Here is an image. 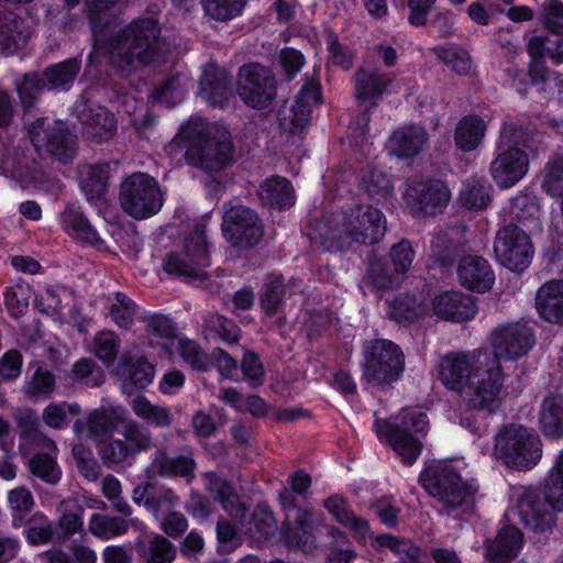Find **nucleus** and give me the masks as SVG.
Instances as JSON below:
<instances>
[{
    "label": "nucleus",
    "mask_w": 563,
    "mask_h": 563,
    "mask_svg": "<svg viewBox=\"0 0 563 563\" xmlns=\"http://www.w3.org/2000/svg\"><path fill=\"white\" fill-rule=\"evenodd\" d=\"M156 463L159 474L164 476L192 477L195 462L190 456H163Z\"/></svg>",
    "instance_id": "55"
},
{
    "label": "nucleus",
    "mask_w": 563,
    "mask_h": 563,
    "mask_svg": "<svg viewBox=\"0 0 563 563\" xmlns=\"http://www.w3.org/2000/svg\"><path fill=\"white\" fill-rule=\"evenodd\" d=\"M494 454L504 464L517 470L531 468L542 456V444L534 430L509 424L495 437Z\"/></svg>",
    "instance_id": "6"
},
{
    "label": "nucleus",
    "mask_w": 563,
    "mask_h": 563,
    "mask_svg": "<svg viewBox=\"0 0 563 563\" xmlns=\"http://www.w3.org/2000/svg\"><path fill=\"white\" fill-rule=\"evenodd\" d=\"M123 394L132 395L136 389H144L152 384L155 367L146 357L131 352L124 353L115 368Z\"/></svg>",
    "instance_id": "22"
},
{
    "label": "nucleus",
    "mask_w": 563,
    "mask_h": 563,
    "mask_svg": "<svg viewBox=\"0 0 563 563\" xmlns=\"http://www.w3.org/2000/svg\"><path fill=\"white\" fill-rule=\"evenodd\" d=\"M522 544L523 537L519 529L507 525L487 544L486 560L489 563H509L518 555Z\"/></svg>",
    "instance_id": "27"
},
{
    "label": "nucleus",
    "mask_w": 563,
    "mask_h": 563,
    "mask_svg": "<svg viewBox=\"0 0 563 563\" xmlns=\"http://www.w3.org/2000/svg\"><path fill=\"white\" fill-rule=\"evenodd\" d=\"M203 479L206 489L213 495L227 512L235 517L244 516L245 509L241 506L238 496L225 479L214 473H206Z\"/></svg>",
    "instance_id": "36"
},
{
    "label": "nucleus",
    "mask_w": 563,
    "mask_h": 563,
    "mask_svg": "<svg viewBox=\"0 0 563 563\" xmlns=\"http://www.w3.org/2000/svg\"><path fill=\"white\" fill-rule=\"evenodd\" d=\"M230 76L218 65L209 63L202 70L199 95L210 104L222 107L230 95Z\"/></svg>",
    "instance_id": "28"
},
{
    "label": "nucleus",
    "mask_w": 563,
    "mask_h": 563,
    "mask_svg": "<svg viewBox=\"0 0 563 563\" xmlns=\"http://www.w3.org/2000/svg\"><path fill=\"white\" fill-rule=\"evenodd\" d=\"M123 438V442L133 457L152 446L151 433L131 419L124 422Z\"/></svg>",
    "instance_id": "49"
},
{
    "label": "nucleus",
    "mask_w": 563,
    "mask_h": 563,
    "mask_svg": "<svg viewBox=\"0 0 563 563\" xmlns=\"http://www.w3.org/2000/svg\"><path fill=\"white\" fill-rule=\"evenodd\" d=\"M428 418L419 409H404L388 420L377 419L375 432L380 441H386L405 464H413L421 453L419 437L428 429Z\"/></svg>",
    "instance_id": "5"
},
{
    "label": "nucleus",
    "mask_w": 563,
    "mask_h": 563,
    "mask_svg": "<svg viewBox=\"0 0 563 563\" xmlns=\"http://www.w3.org/2000/svg\"><path fill=\"white\" fill-rule=\"evenodd\" d=\"M364 378L373 386L384 388L397 382L405 367L400 347L389 340H375L364 349Z\"/></svg>",
    "instance_id": "7"
},
{
    "label": "nucleus",
    "mask_w": 563,
    "mask_h": 563,
    "mask_svg": "<svg viewBox=\"0 0 563 563\" xmlns=\"http://www.w3.org/2000/svg\"><path fill=\"white\" fill-rule=\"evenodd\" d=\"M62 227L67 234L81 242L93 246H98L102 242L96 229L78 208H66L62 213Z\"/></svg>",
    "instance_id": "35"
},
{
    "label": "nucleus",
    "mask_w": 563,
    "mask_h": 563,
    "mask_svg": "<svg viewBox=\"0 0 563 563\" xmlns=\"http://www.w3.org/2000/svg\"><path fill=\"white\" fill-rule=\"evenodd\" d=\"M133 413L148 424L166 428L173 422L170 409L165 406L152 404L145 396L137 395L130 401Z\"/></svg>",
    "instance_id": "39"
},
{
    "label": "nucleus",
    "mask_w": 563,
    "mask_h": 563,
    "mask_svg": "<svg viewBox=\"0 0 563 563\" xmlns=\"http://www.w3.org/2000/svg\"><path fill=\"white\" fill-rule=\"evenodd\" d=\"M544 495L550 508L563 510V452L559 454L552 467Z\"/></svg>",
    "instance_id": "46"
},
{
    "label": "nucleus",
    "mask_w": 563,
    "mask_h": 563,
    "mask_svg": "<svg viewBox=\"0 0 563 563\" xmlns=\"http://www.w3.org/2000/svg\"><path fill=\"white\" fill-rule=\"evenodd\" d=\"M494 252L497 261L510 271H521L530 264L533 249L530 238L517 227L508 225L498 231Z\"/></svg>",
    "instance_id": "16"
},
{
    "label": "nucleus",
    "mask_w": 563,
    "mask_h": 563,
    "mask_svg": "<svg viewBox=\"0 0 563 563\" xmlns=\"http://www.w3.org/2000/svg\"><path fill=\"white\" fill-rule=\"evenodd\" d=\"M423 488L434 497L448 514L461 517L472 510L477 487L465 482L446 462L429 464L420 475Z\"/></svg>",
    "instance_id": "4"
},
{
    "label": "nucleus",
    "mask_w": 563,
    "mask_h": 563,
    "mask_svg": "<svg viewBox=\"0 0 563 563\" xmlns=\"http://www.w3.org/2000/svg\"><path fill=\"white\" fill-rule=\"evenodd\" d=\"M486 124L476 115H467L459 121L454 132L455 145L463 152L477 148L484 139Z\"/></svg>",
    "instance_id": "37"
},
{
    "label": "nucleus",
    "mask_w": 563,
    "mask_h": 563,
    "mask_svg": "<svg viewBox=\"0 0 563 563\" xmlns=\"http://www.w3.org/2000/svg\"><path fill=\"white\" fill-rule=\"evenodd\" d=\"M144 555L150 563H173L176 559V549L166 538L154 534L148 540Z\"/></svg>",
    "instance_id": "53"
},
{
    "label": "nucleus",
    "mask_w": 563,
    "mask_h": 563,
    "mask_svg": "<svg viewBox=\"0 0 563 563\" xmlns=\"http://www.w3.org/2000/svg\"><path fill=\"white\" fill-rule=\"evenodd\" d=\"M539 426L551 439L563 438V396L551 395L543 399L539 410Z\"/></svg>",
    "instance_id": "32"
},
{
    "label": "nucleus",
    "mask_w": 563,
    "mask_h": 563,
    "mask_svg": "<svg viewBox=\"0 0 563 563\" xmlns=\"http://www.w3.org/2000/svg\"><path fill=\"white\" fill-rule=\"evenodd\" d=\"M135 316V306L133 301L124 294L118 292L110 306V317L112 321L122 329H128L133 324Z\"/></svg>",
    "instance_id": "56"
},
{
    "label": "nucleus",
    "mask_w": 563,
    "mask_h": 563,
    "mask_svg": "<svg viewBox=\"0 0 563 563\" xmlns=\"http://www.w3.org/2000/svg\"><path fill=\"white\" fill-rule=\"evenodd\" d=\"M435 56L459 75H467L472 69V60L466 51L453 44L437 46Z\"/></svg>",
    "instance_id": "43"
},
{
    "label": "nucleus",
    "mask_w": 563,
    "mask_h": 563,
    "mask_svg": "<svg viewBox=\"0 0 563 563\" xmlns=\"http://www.w3.org/2000/svg\"><path fill=\"white\" fill-rule=\"evenodd\" d=\"M31 34L25 20L0 3V54H15L26 46Z\"/></svg>",
    "instance_id": "24"
},
{
    "label": "nucleus",
    "mask_w": 563,
    "mask_h": 563,
    "mask_svg": "<svg viewBox=\"0 0 563 563\" xmlns=\"http://www.w3.org/2000/svg\"><path fill=\"white\" fill-rule=\"evenodd\" d=\"M384 213L372 206H358L343 216L338 227V238L343 244L372 245L386 233Z\"/></svg>",
    "instance_id": "10"
},
{
    "label": "nucleus",
    "mask_w": 563,
    "mask_h": 563,
    "mask_svg": "<svg viewBox=\"0 0 563 563\" xmlns=\"http://www.w3.org/2000/svg\"><path fill=\"white\" fill-rule=\"evenodd\" d=\"M536 310L545 322L563 325V280L547 282L537 290Z\"/></svg>",
    "instance_id": "25"
},
{
    "label": "nucleus",
    "mask_w": 563,
    "mask_h": 563,
    "mask_svg": "<svg viewBox=\"0 0 563 563\" xmlns=\"http://www.w3.org/2000/svg\"><path fill=\"white\" fill-rule=\"evenodd\" d=\"M460 199L468 209H484L490 202L489 187L484 180L473 178L464 184Z\"/></svg>",
    "instance_id": "48"
},
{
    "label": "nucleus",
    "mask_w": 563,
    "mask_h": 563,
    "mask_svg": "<svg viewBox=\"0 0 563 563\" xmlns=\"http://www.w3.org/2000/svg\"><path fill=\"white\" fill-rule=\"evenodd\" d=\"M549 44L550 37L534 36L529 41L528 51L533 58L529 73L532 82L540 86V91L550 97L558 96L563 101V75L548 71L539 62V58L547 54L545 47Z\"/></svg>",
    "instance_id": "23"
},
{
    "label": "nucleus",
    "mask_w": 563,
    "mask_h": 563,
    "mask_svg": "<svg viewBox=\"0 0 563 563\" xmlns=\"http://www.w3.org/2000/svg\"><path fill=\"white\" fill-rule=\"evenodd\" d=\"M120 205L134 219H146L156 214L164 203L163 192L152 176L134 173L120 187Z\"/></svg>",
    "instance_id": "8"
},
{
    "label": "nucleus",
    "mask_w": 563,
    "mask_h": 563,
    "mask_svg": "<svg viewBox=\"0 0 563 563\" xmlns=\"http://www.w3.org/2000/svg\"><path fill=\"white\" fill-rule=\"evenodd\" d=\"M222 230L232 245L241 247L253 246L263 236V223L257 213L241 203H230L225 208Z\"/></svg>",
    "instance_id": "14"
},
{
    "label": "nucleus",
    "mask_w": 563,
    "mask_h": 563,
    "mask_svg": "<svg viewBox=\"0 0 563 563\" xmlns=\"http://www.w3.org/2000/svg\"><path fill=\"white\" fill-rule=\"evenodd\" d=\"M183 132L188 140V164L206 172H219L232 162L234 147L225 129L191 121Z\"/></svg>",
    "instance_id": "3"
},
{
    "label": "nucleus",
    "mask_w": 563,
    "mask_h": 563,
    "mask_svg": "<svg viewBox=\"0 0 563 563\" xmlns=\"http://www.w3.org/2000/svg\"><path fill=\"white\" fill-rule=\"evenodd\" d=\"M209 265L206 223L197 222L194 231L185 239L181 249L167 256L164 267L168 273L178 276L201 279L206 277V268Z\"/></svg>",
    "instance_id": "9"
},
{
    "label": "nucleus",
    "mask_w": 563,
    "mask_h": 563,
    "mask_svg": "<svg viewBox=\"0 0 563 563\" xmlns=\"http://www.w3.org/2000/svg\"><path fill=\"white\" fill-rule=\"evenodd\" d=\"M31 472L49 484H56L60 479V470L54 459L48 454H36L30 461Z\"/></svg>",
    "instance_id": "58"
},
{
    "label": "nucleus",
    "mask_w": 563,
    "mask_h": 563,
    "mask_svg": "<svg viewBox=\"0 0 563 563\" xmlns=\"http://www.w3.org/2000/svg\"><path fill=\"white\" fill-rule=\"evenodd\" d=\"M391 82V77L379 69L362 68L355 74L356 97L362 101L379 99L388 91Z\"/></svg>",
    "instance_id": "31"
},
{
    "label": "nucleus",
    "mask_w": 563,
    "mask_h": 563,
    "mask_svg": "<svg viewBox=\"0 0 563 563\" xmlns=\"http://www.w3.org/2000/svg\"><path fill=\"white\" fill-rule=\"evenodd\" d=\"M101 489L107 499L112 504V507L123 514L130 515L131 508L129 504L121 496V484L118 478L112 475H108L102 479Z\"/></svg>",
    "instance_id": "61"
},
{
    "label": "nucleus",
    "mask_w": 563,
    "mask_h": 563,
    "mask_svg": "<svg viewBox=\"0 0 563 563\" xmlns=\"http://www.w3.org/2000/svg\"><path fill=\"white\" fill-rule=\"evenodd\" d=\"M362 180L366 190L372 196H385L391 189L389 177L378 168H372L365 172Z\"/></svg>",
    "instance_id": "64"
},
{
    "label": "nucleus",
    "mask_w": 563,
    "mask_h": 563,
    "mask_svg": "<svg viewBox=\"0 0 563 563\" xmlns=\"http://www.w3.org/2000/svg\"><path fill=\"white\" fill-rule=\"evenodd\" d=\"M128 522L118 517L93 514L89 519V531L97 538L109 540L128 531Z\"/></svg>",
    "instance_id": "44"
},
{
    "label": "nucleus",
    "mask_w": 563,
    "mask_h": 563,
    "mask_svg": "<svg viewBox=\"0 0 563 563\" xmlns=\"http://www.w3.org/2000/svg\"><path fill=\"white\" fill-rule=\"evenodd\" d=\"M78 117L85 133L90 137L108 140L115 131L114 117L103 107L84 109Z\"/></svg>",
    "instance_id": "34"
},
{
    "label": "nucleus",
    "mask_w": 563,
    "mask_h": 563,
    "mask_svg": "<svg viewBox=\"0 0 563 563\" xmlns=\"http://www.w3.org/2000/svg\"><path fill=\"white\" fill-rule=\"evenodd\" d=\"M439 378L461 394L471 409L495 412L504 401V372L495 357L479 350L453 352L439 363Z\"/></svg>",
    "instance_id": "2"
},
{
    "label": "nucleus",
    "mask_w": 563,
    "mask_h": 563,
    "mask_svg": "<svg viewBox=\"0 0 563 563\" xmlns=\"http://www.w3.org/2000/svg\"><path fill=\"white\" fill-rule=\"evenodd\" d=\"M120 341L111 331H103L95 338V353L104 363H112L118 354Z\"/></svg>",
    "instance_id": "59"
},
{
    "label": "nucleus",
    "mask_w": 563,
    "mask_h": 563,
    "mask_svg": "<svg viewBox=\"0 0 563 563\" xmlns=\"http://www.w3.org/2000/svg\"><path fill=\"white\" fill-rule=\"evenodd\" d=\"M109 165H89L81 169V188L90 202L101 199L106 192Z\"/></svg>",
    "instance_id": "40"
},
{
    "label": "nucleus",
    "mask_w": 563,
    "mask_h": 563,
    "mask_svg": "<svg viewBox=\"0 0 563 563\" xmlns=\"http://www.w3.org/2000/svg\"><path fill=\"white\" fill-rule=\"evenodd\" d=\"M540 16L545 29L563 36V2L545 0L540 9Z\"/></svg>",
    "instance_id": "57"
},
{
    "label": "nucleus",
    "mask_w": 563,
    "mask_h": 563,
    "mask_svg": "<svg viewBox=\"0 0 563 563\" xmlns=\"http://www.w3.org/2000/svg\"><path fill=\"white\" fill-rule=\"evenodd\" d=\"M296 527L287 536V542L309 552L314 547L313 529L322 523V517L309 509H298L295 515Z\"/></svg>",
    "instance_id": "30"
},
{
    "label": "nucleus",
    "mask_w": 563,
    "mask_h": 563,
    "mask_svg": "<svg viewBox=\"0 0 563 563\" xmlns=\"http://www.w3.org/2000/svg\"><path fill=\"white\" fill-rule=\"evenodd\" d=\"M80 69L78 59H67L47 68L43 78L37 74H26L16 85V90L24 107H32L37 93L48 87L49 89H68Z\"/></svg>",
    "instance_id": "11"
},
{
    "label": "nucleus",
    "mask_w": 563,
    "mask_h": 563,
    "mask_svg": "<svg viewBox=\"0 0 563 563\" xmlns=\"http://www.w3.org/2000/svg\"><path fill=\"white\" fill-rule=\"evenodd\" d=\"M424 302L429 310L426 317L434 316L445 321L463 322L476 313L473 298L457 290L439 291Z\"/></svg>",
    "instance_id": "20"
},
{
    "label": "nucleus",
    "mask_w": 563,
    "mask_h": 563,
    "mask_svg": "<svg viewBox=\"0 0 563 563\" xmlns=\"http://www.w3.org/2000/svg\"><path fill=\"white\" fill-rule=\"evenodd\" d=\"M261 200L271 207L285 208L295 201L294 190L290 183L283 177L266 179L260 187Z\"/></svg>",
    "instance_id": "38"
},
{
    "label": "nucleus",
    "mask_w": 563,
    "mask_h": 563,
    "mask_svg": "<svg viewBox=\"0 0 563 563\" xmlns=\"http://www.w3.org/2000/svg\"><path fill=\"white\" fill-rule=\"evenodd\" d=\"M542 187L552 197L563 194V155L552 156L544 166Z\"/></svg>",
    "instance_id": "50"
},
{
    "label": "nucleus",
    "mask_w": 563,
    "mask_h": 563,
    "mask_svg": "<svg viewBox=\"0 0 563 563\" xmlns=\"http://www.w3.org/2000/svg\"><path fill=\"white\" fill-rule=\"evenodd\" d=\"M319 102L320 91L318 85L310 82L303 86L298 100L291 109V125L298 130L303 129L310 120L312 106Z\"/></svg>",
    "instance_id": "41"
},
{
    "label": "nucleus",
    "mask_w": 563,
    "mask_h": 563,
    "mask_svg": "<svg viewBox=\"0 0 563 563\" xmlns=\"http://www.w3.org/2000/svg\"><path fill=\"white\" fill-rule=\"evenodd\" d=\"M429 310L422 300L406 295L389 303L388 316L397 322L413 321L426 318Z\"/></svg>",
    "instance_id": "42"
},
{
    "label": "nucleus",
    "mask_w": 563,
    "mask_h": 563,
    "mask_svg": "<svg viewBox=\"0 0 563 563\" xmlns=\"http://www.w3.org/2000/svg\"><path fill=\"white\" fill-rule=\"evenodd\" d=\"M180 356L189 363L192 367L197 369H206L208 365V358L203 351H201L198 345L189 340H184L178 338L175 341V345Z\"/></svg>",
    "instance_id": "62"
},
{
    "label": "nucleus",
    "mask_w": 563,
    "mask_h": 563,
    "mask_svg": "<svg viewBox=\"0 0 563 563\" xmlns=\"http://www.w3.org/2000/svg\"><path fill=\"white\" fill-rule=\"evenodd\" d=\"M516 505L506 512V519L515 522L518 519L532 530H547L553 523V514L536 489L518 488L514 493Z\"/></svg>",
    "instance_id": "15"
},
{
    "label": "nucleus",
    "mask_w": 563,
    "mask_h": 563,
    "mask_svg": "<svg viewBox=\"0 0 563 563\" xmlns=\"http://www.w3.org/2000/svg\"><path fill=\"white\" fill-rule=\"evenodd\" d=\"M238 93L249 107H267L276 96L275 80L269 69L261 65H246L241 68Z\"/></svg>",
    "instance_id": "17"
},
{
    "label": "nucleus",
    "mask_w": 563,
    "mask_h": 563,
    "mask_svg": "<svg viewBox=\"0 0 563 563\" xmlns=\"http://www.w3.org/2000/svg\"><path fill=\"white\" fill-rule=\"evenodd\" d=\"M246 0H202V7L209 16L218 21H227L238 16Z\"/></svg>",
    "instance_id": "52"
},
{
    "label": "nucleus",
    "mask_w": 563,
    "mask_h": 563,
    "mask_svg": "<svg viewBox=\"0 0 563 563\" xmlns=\"http://www.w3.org/2000/svg\"><path fill=\"white\" fill-rule=\"evenodd\" d=\"M9 507L13 515V526L20 527L23 517L31 511L34 506L32 493L24 487H16L8 494Z\"/></svg>",
    "instance_id": "54"
},
{
    "label": "nucleus",
    "mask_w": 563,
    "mask_h": 563,
    "mask_svg": "<svg viewBox=\"0 0 563 563\" xmlns=\"http://www.w3.org/2000/svg\"><path fill=\"white\" fill-rule=\"evenodd\" d=\"M376 543L378 548L389 549L399 555L404 563H419L422 555L421 550L410 541L398 539L391 534H383L377 537Z\"/></svg>",
    "instance_id": "45"
},
{
    "label": "nucleus",
    "mask_w": 563,
    "mask_h": 563,
    "mask_svg": "<svg viewBox=\"0 0 563 563\" xmlns=\"http://www.w3.org/2000/svg\"><path fill=\"white\" fill-rule=\"evenodd\" d=\"M29 136L41 154H49L62 162H67L74 154V136L62 121L37 119L30 125Z\"/></svg>",
    "instance_id": "13"
},
{
    "label": "nucleus",
    "mask_w": 563,
    "mask_h": 563,
    "mask_svg": "<svg viewBox=\"0 0 563 563\" xmlns=\"http://www.w3.org/2000/svg\"><path fill=\"white\" fill-rule=\"evenodd\" d=\"M406 198L415 214H434L448 206L451 192L444 183L427 180L410 186Z\"/></svg>",
    "instance_id": "21"
},
{
    "label": "nucleus",
    "mask_w": 563,
    "mask_h": 563,
    "mask_svg": "<svg viewBox=\"0 0 563 563\" xmlns=\"http://www.w3.org/2000/svg\"><path fill=\"white\" fill-rule=\"evenodd\" d=\"M323 506L340 525L353 531L355 538L365 540L369 536L368 522L356 517L342 496H330L324 500Z\"/></svg>",
    "instance_id": "29"
},
{
    "label": "nucleus",
    "mask_w": 563,
    "mask_h": 563,
    "mask_svg": "<svg viewBox=\"0 0 563 563\" xmlns=\"http://www.w3.org/2000/svg\"><path fill=\"white\" fill-rule=\"evenodd\" d=\"M190 81L183 75H177L158 87L153 93V99L166 107L177 104L188 89Z\"/></svg>",
    "instance_id": "47"
},
{
    "label": "nucleus",
    "mask_w": 563,
    "mask_h": 563,
    "mask_svg": "<svg viewBox=\"0 0 563 563\" xmlns=\"http://www.w3.org/2000/svg\"><path fill=\"white\" fill-rule=\"evenodd\" d=\"M55 378L48 371L36 369L32 378L25 384L24 393L29 397L48 395L54 390Z\"/></svg>",
    "instance_id": "60"
},
{
    "label": "nucleus",
    "mask_w": 563,
    "mask_h": 563,
    "mask_svg": "<svg viewBox=\"0 0 563 563\" xmlns=\"http://www.w3.org/2000/svg\"><path fill=\"white\" fill-rule=\"evenodd\" d=\"M128 418V411L120 405L102 406L90 411L86 418L78 419L74 423V432L80 439L99 441L112 433Z\"/></svg>",
    "instance_id": "19"
},
{
    "label": "nucleus",
    "mask_w": 563,
    "mask_h": 563,
    "mask_svg": "<svg viewBox=\"0 0 563 563\" xmlns=\"http://www.w3.org/2000/svg\"><path fill=\"white\" fill-rule=\"evenodd\" d=\"M81 411L77 402H51L43 412L44 423L54 429H63L67 426V415L77 416Z\"/></svg>",
    "instance_id": "51"
},
{
    "label": "nucleus",
    "mask_w": 563,
    "mask_h": 563,
    "mask_svg": "<svg viewBox=\"0 0 563 563\" xmlns=\"http://www.w3.org/2000/svg\"><path fill=\"white\" fill-rule=\"evenodd\" d=\"M497 156L490 163V175L499 188H510L519 183L529 170L528 154L511 145L512 134L504 130Z\"/></svg>",
    "instance_id": "12"
},
{
    "label": "nucleus",
    "mask_w": 563,
    "mask_h": 563,
    "mask_svg": "<svg viewBox=\"0 0 563 563\" xmlns=\"http://www.w3.org/2000/svg\"><path fill=\"white\" fill-rule=\"evenodd\" d=\"M533 344L534 339L529 327L522 323L504 324L492 333L494 354H489V357H495L498 362L500 358L515 361L525 356Z\"/></svg>",
    "instance_id": "18"
},
{
    "label": "nucleus",
    "mask_w": 563,
    "mask_h": 563,
    "mask_svg": "<svg viewBox=\"0 0 563 563\" xmlns=\"http://www.w3.org/2000/svg\"><path fill=\"white\" fill-rule=\"evenodd\" d=\"M457 274L464 287L478 292L489 290L495 280L488 262L478 256L464 257L459 265Z\"/></svg>",
    "instance_id": "26"
},
{
    "label": "nucleus",
    "mask_w": 563,
    "mask_h": 563,
    "mask_svg": "<svg viewBox=\"0 0 563 563\" xmlns=\"http://www.w3.org/2000/svg\"><path fill=\"white\" fill-rule=\"evenodd\" d=\"M427 142L426 132L418 126L404 128L396 131L388 141L389 152L402 158L417 155Z\"/></svg>",
    "instance_id": "33"
},
{
    "label": "nucleus",
    "mask_w": 563,
    "mask_h": 563,
    "mask_svg": "<svg viewBox=\"0 0 563 563\" xmlns=\"http://www.w3.org/2000/svg\"><path fill=\"white\" fill-rule=\"evenodd\" d=\"M53 536L52 522L43 515L33 516L30 527L26 530V538L32 544H43L51 540Z\"/></svg>",
    "instance_id": "63"
},
{
    "label": "nucleus",
    "mask_w": 563,
    "mask_h": 563,
    "mask_svg": "<svg viewBox=\"0 0 563 563\" xmlns=\"http://www.w3.org/2000/svg\"><path fill=\"white\" fill-rule=\"evenodd\" d=\"M118 0H85L91 18L95 54L104 58L121 75L126 76L141 66L157 62L169 45L161 37V27L153 19L134 20L126 26L107 34L99 29V14Z\"/></svg>",
    "instance_id": "1"
}]
</instances>
